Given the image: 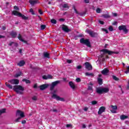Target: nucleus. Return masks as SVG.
<instances>
[{"label": "nucleus", "mask_w": 129, "mask_h": 129, "mask_svg": "<svg viewBox=\"0 0 129 129\" xmlns=\"http://www.w3.org/2000/svg\"><path fill=\"white\" fill-rule=\"evenodd\" d=\"M18 38L19 39V40L20 41H21V42L24 40L23 39V37H22V35H21V34H18Z\"/></svg>", "instance_id": "473e14b6"}, {"label": "nucleus", "mask_w": 129, "mask_h": 129, "mask_svg": "<svg viewBox=\"0 0 129 129\" xmlns=\"http://www.w3.org/2000/svg\"><path fill=\"white\" fill-rule=\"evenodd\" d=\"M62 7L63 9H69V6H68V4H64Z\"/></svg>", "instance_id": "2f4dec72"}, {"label": "nucleus", "mask_w": 129, "mask_h": 129, "mask_svg": "<svg viewBox=\"0 0 129 129\" xmlns=\"http://www.w3.org/2000/svg\"><path fill=\"white\" fill-rule=\"evenodd\" d=\"M100 51L101 52H103V54H101V55H99V59H101V58H103L104 57V54H108V55H111L113 54H117L119 53L118 51H112L107 49H103Z\"/></svg>", "instance_id": "f257e3e1"}, {"label": "nucleus", "mask_w": 129, "mask_h": 129, "mask_svg": "<svg viewBox=\"0 0 129 129\" xmlns=\"http://www.w3.org/2000/svg\"><path fill=\"white\" fill-rule=\"evenodd\" d=\"M22 42H23V43H25V44H28V42L25 40H23Z\"/></svg>", "instance_id": "69168bd1"}, {"label": "nucleus", "mask_w": 129, "mask_h": 129, "mask_svg": "<svg viewBox=\"0 0 129 129\" xmlns=\"http://www.w3.org/2000/svg\"><path fill=\"white\" fill-rule=\"evenodd\" d=\"M22 74H23V73H22V72H20L16 74L15 76V77H16V78H18V77H20V76H21Z\"/></svg>", "instance_id": "7c9ffc66"}, {"label": "nucleus", "mask_w": 129, "mask_h": 129, "mask_svg": "<svg viewBox=\"0 0 129 129\" xmlns=\"http://www.w3.org/2000/svg\"><path fill=\"white\" fill-rule=\"evenodd\" d=\"M22 124H25V123H26V122H27V121H26V120H23L22 121Z\"/></svg>", "instance_id": "bf43d9fd"}, {"label": "nucleus", "mask_w": 129, "mask_h": 129, "mask_svg": "<svg viewBox=\"0 0 129 129\" xmlns=\"http://www.w3.org/2000/svg\"><path fill=\"white\" fill-rule=\"evenodd\" d=\"M43 79H44L45 80H47L48 79V76L44 75L42 77Z\"/></svg>", "instance_id": "49530a36"}, {"label": "nucleus", "mask_w": 129, "mask_h": 129, "mask_svg": "<svg viewBox=\"0 0 129 129\" xmlns=\"http://www.w3.org/2000/svg\"><path fill=\"white\" fill-rule=\"evenodd\" d=\"M76 80V82L77 83H79L81 82V79L79 78H77Z\"/></svg>", "instance_id": "09e8293b"}, {"label": "nucleus", "mask_w": 129, "mask_h": 129, "mask_svg": "<svg viewBox=\"0 0 129 129\" xmlns=\"http://www.w3.org/2000/svg\"><path fill=\"white\" fill-rule=\"evenodd\" d=\"M119 31H123L125 34H127L128 33V30L126 29V26L125 25H120L118 27Z\"/></svg>", "instance_id": "6e6552de"}, {"label": "nucleus", "mask_w": 129, "mask_h": 129, "mask_svg": "<svg viewBox=\"0 0 129 129\" xmlns=\"http://www.w3.org/2000/svg\"><path fill=\"white\" fill-rule=\"evenodd\" d=\"M21 118H22L21 117H19L18 118H17L15 120V121L16 122H19L20 121V119H21Z\"/></svg>", "instance_id": "79ce46f5"}, {"label": "nucleus", "mask_w": 129, "mask_h": 129, "mask_svg": "<svg viewBox=\"0 0 129 129\" xmlns=\"http://www.w3.org/2000/svg\"><path fill=\"white\" fill-rule=\"evenodd\" d=\"M111 107L114 110H116L117 109V106L116 105H111Z\"/></svg>", "instance_id": "f704fd0d"}, {"label": "nucleus", "mask_w": 129, "mask_h": 129, "mask_svg": "<svg viewBox=\"0 0 129 129\" xmlns=\"http://www.w3.org/2000/svg\"><path fill=\"white\" fill-rule=\"evenodd\" d=\"M82 37H83V35L82 34H80L78 35H75L74 36V39L75 40H78L79 38H82Z\"/></svg>", "instance_id": "b1692460"}, {"label": "nucleus", "mask_w": 129, "mask_h": 129, "mask_svg": "<svg viewBox=\"0 0 129 129\" xmlns=\"http://www.w3.org/2000/svg\"><path fill=\"white\" fill-rule=\"evenodd\" d=\"M14 9L16 11H19L20 10V8H19V7L18 6H14Z\"/></svg>", "instance_id": "a18cd8bd"}, {"label": "nucleus", "mask_w": 129, "mask_h": 129, "mask_svg": "<svg viewBox=\"0 0 129 129\" xmlns=\"http://www.w3.org/2000/svg\"><path fill=\"white\" fill-rule=\"evenodd\" d=\"M126 89H127V90H129V85L128 84L127 85Z\"/></svg>", "instance_id": "774afa93"}, {"label": "nucleus", "mask_w": 129, "mask_h": 129, "mask_svg": "<svg viewBox=\"0 0 129 129\" xmlns=\"http://www.w3.org/2000/svg\"><path fill=\"white\" fill-rule=\"evenodd\" d=\"M5 112H6V109L4 108L2 109V110H0V115L1 114H3V113H5Z\"/></svg>", "instance_id": "72a5a7b5"}, {"label": "nucleus", "mask_w": 129, "mask_h": 129, "mask_svg": "<svg viewBox=\"0 0 129 129\" xmlns=\"http://www.w3.org/2000/svg\"><path fill=\"white\" fill-rule=\"evenodd\" d=\"M85 68L87 69L88 71H90V70H92V66L90 64V63L88 62H86L85 63Z\"/></svg>", "instance_id": "9d476101"}, {"label": "nucleus", "mask_w": 129, "mask_h": 129, "mask_svg": "<svg viewBox=\"0 0 129 129\" xmlns=\"http://www.w3.org/2000/svg\"><path fill=\"white\" fill-rule=\"evenodd\" d=\"M105 109H106L105 107L101 106L99 109V111H98V114H99V115H101L103 112H105Z\"/></svg>", "instance_id": "f8f14e48"}, {"label": "nucleus", "mask_w": 129, "mask_h": 129, "mask_svg": "<svg viewBox=\"0 0 129 129\" xmlns=\"http://www.w3.org/2000/svg\"><path fill=\"white\" fill-rule=\"evenodd\" d=\"M86 76H92V77H94V74L93 73H89L87 72L85 73Z\"/></svg>", "instance_id": "393cba45"}, {"label": "nucleus", "mask_w": 129, "mask_h": 129, "mask_svg": "<svg viewBox=\"0 0 129 129\" xmlns=\"http://www.w3.org/2000/svg\"><path fill=\"white\" fill-rule=\"evenodd\" d=\"M19 18H22L23 20H28L29 19V17H26V16L23 15L21 14V16L19 17Z\"/></svg>", "instance_id": "cd10ccee"}, {"label": "nucleus", "mask_w": 129, "mask_h": 129, "mask_svg": "<svg viewBox=\"0 0 129 129\" xmlns=\"http://www.w3.org/2000/svg\"><path fill=\"white\" fill-rule=\"evenodd\" d=\"M67 62L69 64H71V63H72V60H71V59H67Z\"/></svg>", "instance_id": "603ef678"}, {"label": "nucleus", "mask_w": 129, "mask_h": 129, "mask_svg": "<svg viewBox=\"0 0 129 129\" xmlns=\"http://www.w3.org/2000/svg\"><path fill=\"white\" fill-rule=\"evenodd\" d=\"M69 84L70 87L71 88H72V89H75L76 86H75V85H74V83H73V82H72V81L70 82L69 83Z\"/></svg>", "instance_id": "6ab92c4d"}, {"label": "nucleus", "mask_w": 129, "mask_h": 129, "mask_svg": "<svg viewBox=\"0 0 129 129\" xmlns=\"http://www.w3.org/2000/svg\"><path fill=\"white\" fill-rule=\"evenodd\" d=\"M60 81H56L51 83L50 85V91H53L54 90V88H55V86H57L58 84H59Z\"/></svg>", "instance_id": "0eeeda50"}, {"label": "nucleus", "mask_w": 129, "mask_h": 129, "mask_svg": "<svg viewBox=\"0 0 129 129\" xmlns=\"http://www.w3.org/2000/svg\"><path fill=\"white\" fill-rule=\"evenodd\" d=\"M80 42L81 44H83L84 45H86L87 47H89V48H91V43L89 41V39H86L84 38H82L80 39Z\"/></svg>", "instance_id": "39448f33"}, {"label": "nucleus", "mask_w": 129, "mask_h": 129, "mask_svg": "<svg viewBox=\"0 0 129 129\" xmlns=\"http://www.w3.org/2000/svg\"><path fill=\"white\" fill-rule=\"evenodd\" d=\"M26 64V62H25L24 60H21L19 61V62L17 64L18 66H20V67H22L24 66Z\"/></svg>", "instance_id": "aec40b11"}, {"label": "nucleus", "mask_w": 129, "mask_h": 129, "mask_svg": "<svg viewBox=\"0 0 129 129\" xmlns=\"http://www.w3.org/2000/svg\"><path fill=\"white\" fill-rule=\"evenodd\" d=\"M91 103H92V105H95L96 104H97V101L94 100L91 102Z\"/></svg>", "instance_id": "58836bf2"}, {"label": "nucleus", "mask_w": 129, "mask_h": 129, "mask_svg": "<svg viewBox=\"0 0 129 129\" xmlns=\"http://www.w3.org/2000/svg\"><path fill=\"white\" fill-rule=\"evenodd\" d=\"M103 32H105L106 34H108V30L105 28H102Z\"/></svg>", "instance_id": "4c0bfd02"}, {"label": "nucleus", "mask_w": 129, "mask_h": 129, "mask_svg": "<svg viewBox=\"0 0 129 129\" xmlns=\"http://www.w3.org/2000/svg\"><path fill=\"white\" fill-rule=\"evenodd\" d=\"M10 35L11 36H12V38H16L17 37V35H18L17 34V33L16 32L14 31H11L10 33Z\"/></svg>", "instance_id": "f3484780"}, {"label": "nucleus", "mask_w": 129, "mask_h": 129, "mask_svg": "<svg viewBox=\"0 0 129 129\" xmlns=\"http://www.w3.org/2000/svg\"><path fill=\"white\" fill-rule=\"evenodd\" d=\"M101 11V10H100V8H97L96 9V13H97L98 14H100Z\"/></svg>", "instance_id": "de8ad7c7"}, {"label": "nucleus", "mask_w": 129, "mask_h": 129, "mask_svg": "<svg viewBox=\"0 0 129 129\" xmlns=\"http://www.w3.org/2000/svg\"><path fill=\"white\" fill-rule=\"evenodd\" d=\"M52 78H53V77L51 75H47V79H52Z\"/></svg>", "instance_id": "8fccbe9b"}, {"label": "nucleus", "mask_w": 129, "mask_h": 129, "mask_svg": "<svg viewBox=\"0 0 129 129\" xmlns=\"http://www.w3.org/2000/svg\"><path fill=\"white\" fill-rule=\"evenodd\" d=\"M86 32V33H87V34H89V36H90V37H92V38H95V37H97V36H98V33H97V32H95L91 30L87 29Z\"/></svg>", "instance_id": "423d86ee"}, {"label": "nucleus", "mask_w": 129, "mask_h": 129, "mask_svg": "<svg viewBox=\"0 0 129 129\" xmlns=\"http://www.w3.org/2000/svg\"><path fill=\"white\" fill-rule=\"evenodd\" d=\"M50 22H51V24H53L54 25H56L57 24V20H56L55 19H52L50 20Z\"/></svg>", "instance_id": "c756f323"}, {"label": "nucleus", "mask_w": 129, "mask_h": 129, "mask_svg": "<svg viewBox=\"0 0 129 129\" xmlns=\"http://www.w3.org/2000/svg\"><path fill=\"white\" fill-rule=\"evenodd\" d=\"M112 78L115 81H118V80H119V79H118V78L116 77L115 76H113Z\"/></svg>", "instance_id": "c9c22d12"}, {"label": "nucleus", "mask_w": 129, "mask_h": 129, "mask_svg": "<svg viewBox=\"0 0 129 129\" xmlns=\"http://www.w3.org/2000/svg\"><path fill=\"white\" fill-rule=\"evenodd\" d=\"M84 110L85 111H87V110H88V108H87V107H85V108H84Z\"/></svg>", "instance_id": "338daca9"}, {"label": "nucleus", "mask_w": 129, "mask_h": 129, "mask_svg": "<svg viewBox=\"0 0 129 129\" xmlns=\"http://www.w3.org/2000/svg\"><path fill=\"white\" fill-rule=\"evenodd\" d=\"M48 87H49V84H47L41 85L38 87V88H40V90H45V89H47Z\"/></svg>", "instance_id": "4468645a"}, {"label": "nucleus", "mask_w": 129, "mask_h": 129, "mask_svg": "<svg viewBox=\"0 0 129 129\" xmlns=\"http://www.w3.org/2000/svg\"><path fill=\"white\" fill-rule=\"evenodd\" d=\"M108 30L109 31H110V32H112V31H113V28L112 27V26H109Z\"/></svg>", "instance_id": "ea45409f"}, {"label": "nucleus", "mask_w": 129, "mask_h": 129, "mask_svg": "<svg viewBox=\"0 0 129 129\" xmlns=\"http://www.w3.org/2000/svg\"><path fill=\"white\" fill-rule=\"evenodd\" d=\"M32 100H34V101H36L38 98H37V96H34L32 98Z\"/></svg>", "instance_id": "37998d69"}, {"label": "nucleus", "mask_w": 129, "mask_h": 129, "mask_svg": "<svg viewBox=\"0 0 129 129\" xmlns=\"http://www.w3.org/2000/svg\"><path fill=\"white\" fill-rule=\"evenodd\" d=\"M52 98H54L56 100L60 101H65V100L63 98H61L59 96H58L56 94H53L51 96Z\"/></svg>", "instance_id": "1a4fd4ad"}, {"label": "nucleus", "mask_w": 129, "mask_h": 129, "mask_svg": "<svg viewBox=\"0 0 129 129\" xmlns=\"http://www.w3.org/2000/svg\"><path fill=\"white\" fill-rule=\"evenodd\" d=\"M23 82H25L26 84H30L31 83V81L29 80H27L26 79L22 80Z\"/></svg>", "instance_id": "a878e982"}, {"label": "nucleus", "mask_w": 129, "mask_h": 129, "mask_svg": "<svg viewBox=\"0 0 129 129\" xmlns=\"http://www.w3.org/2000/svg\"><path fill=\"white\" fill-rule=\"evenodd\" d=\"M12 15H14V16H17V17H19L20 16H22V13L18 12L17 11H13L12 12Z\"/></svg>", "instance_id": "dca6fc26"}, {"label": "nucleus", "mask_w": 129, "mask_h": 129, "mask_svg": "<svg viewBox=\"0 0 129 129\" xmlns=\"http://www.w3.org/2000/svg\"><path fill=\"white\" fill-rule=\"evenodd\" d=\"M125 74L129 73V66L127 68L126 71L125 72Z\"/></svg>", "instance_id": "5fc2aeb1"}, {"label": "nucleus", "mask_w": 129, "mask_h": 129, "mask_svg": "<svg viewBox=\"0 0 129 129\" xmlns=\"http://www.w3.org/2000/svg\"><path fill=\"white\" fill-rule=\"evenodd\" d=\"M89 85L91 86H88V90H93L92 86H93V84L90 83Z\"/></svg>", "instance_id": "c85d7f7f"}, {"label": "nucleus", "mask_w": 129, "mask_h": 129, "mask_svg": "<svg viewBox=\"0 0 129 129\" xmlns=\"http://www.w3.org/2000/svg\"><path fill=\"white\" fill-rule=\"evenodd\" d=\"M96 93L98 94H103V93H108L109 92V89L108 88H97L96 90Z\"/></svg>", "instance_id": "20e7f679"}, {"label": "nucleus", "mask_w": 129, "mask_h": 129, "mask_svg": "<svg viewBox=\"0 0 129 129\" xmlns=\"http://www.w3.org/2000/svg\"><path fill=\"white\" fill-rule=\"evenodd\" d=\"M102 17H103V18H105V19H109V18H110V15L108 14H104L102 15Z\"/></svg>", "instance_id": "bb28decb"}, {"label": "nucleus", "mask_w": 129, "mask_h": 129, "mask_svg": "<svg viewBox=\"0 0 129 129\" xmlns=\"http://www.w3.org/2000/svg\"><path fill=\"white\" fill-rule=\"evenodd\" d=\"M61 29L63 32H65V33H69V32H71V30L69 29L68 27L65 25H62Z\"/></svg>", "instance_id": "ddd939ff"}, {"label": "nucleus", "mask_w": 129, "mask_h": 129, "mask_svg": "<svg viewBox=\"0 0 129 129\" xmlns=\"http://www.w3.org/2000/svg\"><path fill=\"white\" fill-rule=\"evenodd\" d=\"M43 57L44 58H48V59L50 58V54L48 52H43Z\"/></svg>", "instance_id": "5701e85b"}, {"label": "nucleus", "mask_w": 129, "mask_h": 129, "mask_svg": "<svg viewBox=\"0 0 129 129\" xmlns=\"http://www.w3.org/2000/svg\"><path fill=\"white\" fill-rule=\"evenodd\" d=\"M15 42L12 41L9 44V46H12V45H13V44H14Z\"/></svg>", "instance_id": "e2e57ef3"}, {"label": "nucleus", "mask_w": 129, "mask_h": 129, "mask_svg": "<svg viewBox=\"0 0 129 129\" xmlns=\"http://www.w3.org/2000/svg\"><path fill=\"white\" fill-rule=\"evenodd\" d=\"M9 83H10V84ZM19 83H20V81H19V80L12 79V80L8 81V83L6 82L5 83V85L7 86V87L9 88V89H13V86H12V85H11V84H12L13 85H18V84H19Z\"/></svg>", "instance_id": "f03ea898"}, {"label": "nucleus", "mask_w": 129, "mask_h": 129, "mask_svg": "<svg viewBox=\"0 0 129 129\" xmlns=\"http://www.w3.org/2000/svg\"><path fill=\"white\" fill-rule=\"evenodd\" d=\"M73 10H74L76 14H79V13L78 12V11H77V10L75 8V7H73Z\"/></svg>", "instance_id": "c03bdc74"}, {"label": "nucleus", "mask_w": 129, "mask_h": 129, "mask_svg": "<svg viewBox=\"0 0 129 129\" xmlns=\"http://www.w3.org/2000/svg\"><path fill=\"white\" fill-rule=\"evenodd\" d=\"M13 90L18 94H23V92L21 91H24V90H25V89L24 88V87H23V86L21 85H15L13 87ZM20 90L21 91H20Z\"/></svg>", "instance_id": "7ed1b4c3"}, {"label": "nucleus", "mask_w": 129, "mask_h": 129, "mask_svg": "<svg viewBox=\"0 0 129 129\" xmlns=\"http://www.w3.org/2000/svg\"><path fill=\"white\" fill-rule=\"evenodd\" d=\"M29 12L31 13L32 15H35V13L34 12V10L33 9H30Z\"/></svg>", "instance_id": "a19ab883"}, {"label": "nucleus", "mask_w": 129, "mask_h": 129, "mask_svg": "<svg viewBox=\"0 0 129 129\" xmlns=\"http://www.w3.org/2000/svg\"><path fill=\"white\" fill-rule=\"evenodd\" d=\"M40 28L41 30H45L46 29V25H41L40 26Z\"/></svg>", "instance_id": "e433bc0d"}, {"label": "nucleus", "mask_w": 129, "mask_h": 129, "mask_svg": "<svg viewBox=\"0 0 129 129\" xmlns=\"http://www.w3.org/2000/svg\"><path fill=\"white\" fill-rule=\"evenodd\" d=\"M33 88H34L35 89H37V88H39V87H38V85L37 84H35L33 86Z\"/></svg>", "instance_id": "3c124183"}, {"label": "nucleus", "mask_w": 129, "mask_h": 129, "mask_svg": "<svg viewBox=\"0 0 129 129\" xmlns=\"http://www.w3.org/2000/svg\"><path fill=\"white\" fill-rule=\"evenodd\" d=\"M38 12L40 15H43V12H42V10L39 9L38 10Z\"/></svg>", "instance_id": "4d7b16f0"}, {"label": "nucleus", "mask_w": 129, "mask_h": 129, "mask_svg": "<svg viewBox=\"0 0 129 129\" xmlns=\"http://www.w3.org/2000/svg\"><path fill=\"white\" fill-rule=\"evenodd\" d=\"M19 115H20V117H22V118L23 117H25V113L24 112L20 110H18L16 112V116H19Z\"/></svg>", "instance_id": "9b49d317"}, {"label": "nucleus", "mask_w": 129, "mask_h": 129, "mask_svg": "<svg viewBox=\"0 0 129 129\" xmlns=\"http://www.w3.org/2000/svg\"><path fill=\"white\" fill-rule=\"evenodd\" d=\"M99 24H100L101 25H104V22L102 21H99Z\"/></svg>", "instance_id": "13d9d810"}, {"label": "nucleus", "mask_w": 129, "mask_h": 129, "mask_svg": "<svg viewBox=\"0 0 129 129\" xmlns=\"http://www.w3.org/2000/svg\"><path fill=\"white\" fill-rule=\"evenodd\" d=\"M109 72V70L107 68H105L101 71V74L103 75H107V74Z\"/></svg>", "instance_id": "2eb2a0df"}, {"label": "nucleus", "mask_w": 129, "mask_h": 129, "mask_svg": "<svg viewBox=\"0 0 129 129\" xmlns=\"http://www.w3.org/2000/svg\"><path fill=\"white\" fill-rule=\"evenodd\" d=\"M84 1L86 4H89V0H84Z\"/></svg>", "instance_id": "052dcab7"}, {"label": "nucleus", "mask_w": 129, "mask_h": 129, "mask_svg": "<svg viewBox=\"0 0 129 129\" xmlns=\"http://www.w3.org/2000/svg\"><path fill=\"white\" fill-rule=\"evenodd\" d=\"M50 111H53V112H57L58 110L57 109H53L50 110Z\"/></svg>", "instance_id": "864d4df0"}, {"label": "nucleus", "mask_w": 129, "mask_h": 129, "mask_svg": "<svg viewBox=\"0 0 129 129\" xmlns=\"http://www.w3.org/2000/svg\"><path fill=\"white\" fill-rule=\"evenodd\" d=\"M81 68H82V66H81V65L78 66L77 67V69H78L79 70L81 69Z\"/></svg>", "instance_id": "6e6d98bb"}, {"label": "nucleus", "mask_w": 129, "mask_h": 129, "mask_svg": "<svg viewBox=\"0 0 129 129\" xmlns=\"http://www.w3.org/2000/svg\"><path fill=\"white\" fill-rule=\"evenodd\" d=\"M97 81H98V84L99 85H102V84L103 83V80H102V79L98 78Z\"/></svg>", "instance_id": "412c9836"}, {"label": "nucleus", "mask_w": 129, "mask_h": 129, "mask_svg": "<svg viewBox=\"0 0 129 129\" xmlns=\"http://www.w3.org/2000/svg\"><path fill=\"white\" fill-rule=\"evenodd\" d=\"M120 118L121 119V120H124V119L128 118V116L123 114L120 116Z\"/></svg>", "instance_id": "4be33fe9"}, {"label": "nucleus", "mask_w": 129, "mask_h": 129, "mask_svg": "<svg viewBox=\"0 0 129 129\" xmlns=\"http://www.w3.org/2000/svg\"><path fill=\"white\" fill-rule=\"evenodd\" d=\"M56 92H57V90H54L53 92L51 93V94H52V95H53V94H55V93H56Z\"/></svg>", "instance_id": "680f3d73"}, {"label": "nucleus", "mask_w": 129, "mask_h": 129, "mask_svg": "<svg viewBox=\"0 0 129 129\" xmlns=\"http://www.w3.org/2000/svg\"><path fill=\"white\" fill-rule=\"evenodd\" d=\"M59 21L60 22H64V21H65V19H64L63 18H60V19H59Z\"/></svg>", "instance_id": "0e129e2a"}, {"label": "nucleus", "mask_w": 129, "mask_h": 129, "mask_svg": "<svg viewBox=\"0 0 129 129\" xmlns=\"http://www.w3.org/2000/svg\"><path fill=\"white\" fill-rule=\"evenodd\" d=\"M29 3L31 6H34V5H36V4H38V1L37 0H29Z\"/></svg>", "instance_id": "a211bd4d"}]
</instances>
